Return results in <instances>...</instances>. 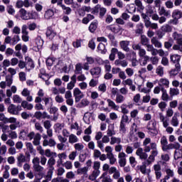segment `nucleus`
<instances>
[{"label":"nucleus","instance_id":"72a5a7b5","mask_svg":"<svg viewBox=\"0 0 182 182\" xmlns=\"http://www.w3.org/2000/svg\"><path fill=\"white\" fill-rule=\"evenodd\" d=\"M42 101L44 102L46 107H50V106H53V99L50 97H44Z\"/></svg>","mask_w":182,"mask_h":182},{"label":"nucleus","instance_id":"338daca9","mask_svg":"<svg viewBox=\"0 0 182 182\" xmlns=\"http://www.w3.org/2000/svg\"><path fill=\"white\" fill-rule=\"evenodd\" d=\"M89 171V170L87 169V168L82 167V168H79L77 170V174L79 175H82V174H87V172Z\"/></svg>","mask_w":182,"mask_h":182},{"label":"nucleus","instance_id":"c03bdc74","mask_svg":"<svg viewBox=\"0 0 182 182\" xmlns=\"http://www.w3.org/2000/svg\"><path fill=\"white\" fill-rule=\"evenodd\" d=\"M161 92H162L161 100L164 102H168V100L170 99V96L167 93V90L164 88H161Z\"/></svg>","mask_w":182,"mask_h":182},{"label":"nucleus","instance_id":"a19ab883","mask_svg":"<svg viewBox=\"0 0 182 182\" xmlns=\"http://www.w3.org/2000/svg\"><path fill=\"white\" fill-rule=\"evenodd\" d=\"M161 31H163L165 33H170L173 32V27L168 24H165L161 27Z\"/></svg>","mask_w":182,"mask_h":182},{"label":"nucleus","instance_id":"864d4df0","mask_svg":"<svg viewBox=\"0 0 182 182\" xmlns=\"http://www.w3.org/2000/svg\"><path fill=\"white\" fill-rule=\"evenodd\" d=\"M90 95L91 99H93V100H95V99H97V97H99V93L96 91H90V90H87V96Z\"/></svg>","mask_w":182,"mask_h":182},{"label":"nucleus","instance_id":"680f3d73","mask_svg":"<svg viewBox=\"0 0 182 182\" xmlns=\"http://www.w3.org/2000/svg\"><path fill=\"white\" fill-rule=\"evenodd\" d=\"M114 65L116 66H122V68H126V66H127V61L121 60H116L114 61Z\"/></svg>","mask_w":182,"mask_h":182},{"label":"nucleus","instance_id":"4be33fe9","mask_svg":"<svg viewBox=\"0 0 182 182\" xmlns=\"http://www.w3.org/2000/svg\"><path fill=\"white\" fill-rule=\"evenodd\" d=\"M59 10L54 9H48L44 14V18L45 19H52V18H53V16H55V13L56 14V12H58Z\"/></svg>","mask_w":182,"mask_h":182},{"label":"nucleus","instance_id":"5fc2aeb1","mask_svg":"<svg viewBox=\"0 0 182 182\" xmlns=\"http://www.w3.org/2000/svg\"><path fill=\"white\" fill-rule=\"evenodd\" d=\"M107 159L109 161V164H111V166H113V164L117 161V159H116V157H114V154H107Z\"/></svg>","mask_w":182,"mask_h":182},{"label":"nucleus","instance_id":"aec40b11","mask_svg":"<svg viewBox=\"0 0 182 182\" xmlns=\"http://www.w3.org/2000/svg\"><path fill=\"white\" fill-rule=\"evenodd\" d=\"M19 14L21 15V19H23L24 21H28L31 19V18H32V16H31V13H28V11H26L25 9H21L19 10Z\"/></svg>","mask_w":182,"mask_h":182},{"label":"nucleus","instance_id":"bf43d9fd","mask_svg":"<svg viewBox=\"0 0 182 182\" xmlns=\"http://www.w3.org/2000/svg\"><path fill=\"white\" fill-rule=\"evenodd\" d=\"M159 14L161 16L163 15L164 16H168V15H170V12L166 11V8H164V6L159 8Z\"/></svg>","mask_w":182,"mask_h":182},{"label":"nucleus","instance_id":"a18cd8bd","mask_svg":"<svg viewBox=\"0 0 182 182\" xmlns=\"http://www.w3.org/2000/svg\"><path fill=\"white\" fill-rule=\"evenodd\" d=\"M83 69V65L82 63H78L75 65V70L74 75H80L82 74V70Z\"/></svg>","mask_w":182,"mask_h":182},{"label":"nucleus","instance_id":"1a4fd4ad","mask_svg":"<svg viewBox=\"0 0 182 182\" xmlns=\"http://www.w3.org/2000/svg\"><path fill=\"white\" fill-rule=\"evenodd\" d=\"M100 12V18H103L106 15L107 12V9L105 7H102L100 4H97L92 11V14H99Z\"/></svg>","mask_w":182,"mask_h":182},{"label":"nucleus","instance_id":"4c0bfd02","mask_svg":"<svg viewBox=\"0 0 182 182\" xmlns=\"http://www.w3.org/2000/svg\"><path fill=\"white\" fill-rule=\"evenodd\" d=\"M181 69V65H180V64H176L175 68L172 69L170 71L171 76H177V75H178V72H180Z\"/></svg>","mask_w":182,"mask_h":182},{"label":"nucleus","instance_id":"774afa93","mask_svg":"<svg viewBox=\"0 0 182 182\" xmlns=\"http://www.w3.org/2000/svg\"><path fill=\"white\" fill-rule=\"evenodd\" d=\"M116 53H117V48H113L111 50V53L109 55V60H114L116 58Z\"/></svg>","mask_w":182,"mask_h":182},{"label":"nucleus","instance_id":"4468645a","mask_svg":"<svg viewBox=\"0 0 182 182\" xmlns=\"http://www.w3.org/2000/svg\"><path fill=\"white\" fill-rule=\"evenodd\" d=\"M109 141H110L109 136L108 135H105L104 136H102L101 141H97V147H99L100 150L103 151L105 149V144H107Z\"/></svg>","mask_w":182,"mask_h":182},{"label":"nucleus","instance_id":"412c9836","mask_svg":"<svg viewBox=\"0 0 182 182\" xmlns=\"http://www.w3.org/2000/svg\"><path fill=\"white\" fill-rule=\"evenodd\" d=\"M57 157L58 158V160L57 161V167H60L62 164H63V160H66L68 158V155L65 152H63L60 154H58L57 155Z\"/></svg>","mask_w":182,"mask_h":182},{"label":"nucleus","instance_id":"37998d69","mask_svg":"<svg viewBox=\"0 0 182 182\" xmlns=\"http://www.w3.org/2000/svg\"><path fill=\"white\" fill-rule=\"evenodd\" d=\"M156 55H159L161 58H164V56H168V52L164 51V50L161 48L156 49L155 51V56H156Z\"/></svg>","mask_w":182,"mask_h":182},{"label":"nucleus","instance_id":"423d86ee","mask_svg":"<svg viewBox=\"0 0 182 182\" xmlns=\"http://www.w3.org/2000/svg\"><path fill=\"white\" fill-rule=\"evenodd\" d=\"M55 164H56V159H55L53 157H50L47 161L48 174L53 176V171H55Z\"/></svg>","mask_w":182,"mask_h":182},{"label":"nucleus","instance_id":"393cba45","mask_svg":"<svg viewBox=\"0 0 182 182\" xmlns=\"http://www.w3.org/2000/svg\"><path fill=\"white\" fill-rule=\"evenodd\" d=\"M43 97H45V91L40 89L37 92V97L35 98V103H41Z\"/></svg>","mask_w":182,"mask_h":182},{"label":"nucleus","instance_id":"6e6d98bb","mask_svg":"<svg viewBox=\"0 0 182 182\" xmlns=\"http://www.w3.org/2000/svg\"><path fill=\"white\" fill-rule=\"evenodd\" d=\"M46 36L49 38V39H53L55 36H56V32L53 30L48 28L46 31Z\"/></svg>","mask_w":182,"mask_h":182},{"label":"nucleus","instance_id":"58836bf2","mask_svg":"<svg viewBox=\"0 0 182 182\" xmlns=\"http://www.w3.org/2000/svg\"><path fill=\"white\" fill-rule=\"evenodd\" d=\"M171 124L173 127H178V124H180V121H178V118L177 117L176 114H174V116L172 117L171 119Z\"/></svg>","mask_w":182,"mask_h":182},{"label":"nucleus","instance_id":"e2e57ef3","mask_svg":"<svg viewBox=\"0 0 182 182\" xmlns=\"http://www.w3.org/2000/svg\"><path fill=\"white\" fill-rule=\"evenodd\" d=\"M61 166H63L66 170H72L73 168V164L70 161H66L65 163L63 162Z\"/></svg>","mask_w":182,"mask_h":182},{"label":"nucleus","instance_id":"ddd939ff","mask_svg":"<svg viewBox=\"0 0 182 182\" xmlns=\"http://www.w3.org/2000/svg\"><path fill=\"white\" fill-rule=\"evenodd\" d=\"M29 8L31 6H33V4L31 1H29V0H17L16 2V8H18V9H21V8Z\"/></svg>","mask_w":182,"mask_h":182},{"label":"nucleus","instance_id":"69168bd1","mask_svg":"<svg viewBox=\"0 0 182 182\" xmlns=\"http://www.w3.org/2000/svg\"><path fill=\"white\" fill-rule=\"evenodd\" d=\"M96 29H97V21L91 23L89 26L90 32H92V33H93V32H95Z\"/></svg>","mask_w":182,"mask_h":182},{"label":"nucleus","instance_id":"7ed1b4c3","mask_svg":"<svg viewBox=\"0 0 182 182\" xmlns=\"http://www.w3.org/2000/svg\"><path fill=\"white\" fill-rule=\"evenodd\" d=\"M92 168L94 169L88 178L91 181H95L100 176V161H95L93 163Z\"/></svg>","mask_w":182,"mask_h":182},{"label":"nucleus","instance_id":"09e8293b","mask_svg":"<svg viewBox=\"0 0 182 182\" xmlns=\"http://www.w3.org/2000/svg\"><path fill=\"white\" fill-rule=\"evenodd\" d=\"M28 131H26L25 129H22L18 135V139L20 140H27L28 139Z\"/></svg>","mask_w":182,"mask_h":182},{"label":"nucleus","instance_id":"cd10ccee","mask_svg":"<svg viewBox=\"0 0 182 182\" xmlns=\"http://www.w3.org/2000/svg\"><path fill=\"white\" fill-rule=\"evenodd\" d=\"M136 154L139 156L141 160H147V157H149L146 151H143V148H139L136 151Z\"/></svg>","mask_w":182,"mask_h":182},{"label":"nucleus","instance_id":"7c9ffc66","mask_svg":"<svg viewBox=\"0 0 182 182\" xmlns=\"http://www.w3.org/2000/svg\"><path fill=\"white\" fill-rule=\"evenodd\" d=\"M90 72L94 77H99L100 73H102V68L100 67H95L92 68Z\"/></svg>","mask_w":182,"mask_h":182},{"label":"nucleus","instance_id":"8fccbe9b","mask_svg":"<svg viewBox=\"0 0 182 182\" xmlns=\"http://www.w3.org/2000/svg\"><path fill=\"white\" fill-rule=\"evenodd\" d=\"M41 134L36 133V136L33 138V144L34 146H39V144H41Z\"/></svg>","mask_w":182,"mask_h":182},{"label":"nucleus","instance_id":"2eb2a0df","mask_svg":"<svg viewBox=\"0 0 182 182\" xmlns=\"http://www.w3.org/2000/svg\"><path fill=\"white\" fill-rule=\"evenodd\" d=\"M132 49L134 50H139L138 52V55L139 56V58H144V56H146V50L143 48H141V45L140 44H134L132 45Z\"/></svg>","mask_w":182,"mask_h":182},{"label":"nucleus","instance_id":"5701e85b","mask_svg":"<svg viewBox=\"0 0 182 182\" xmlns=\"http://www.w3.org/2000/svg\"><path fill=\"white\" fill-rule=\"evenodd\" d=\"M154 170L156 180H160L161 178V166L159 164L154 165Z\"/></svg>","mask_w":182,"mask_h":182},{"label":"nucleus","instance_id":"0e129e2a","mask_svg":"<svg viewBox=\"0 0 182 182\" xmlns=\"http://www.w3.org/2000/svg\"><path fill=\"white\" fill-rule=\"evenodd\" d=\"M97 50H99V52H100V53H102L104 55L105 53H106V52H107V50H106V46H105V44H103L102 43H100L98 45Z\"/></svg>","mask_w":182,"mask_h":182},{"label":"nucleus","instance_id":"473e14b6","mask_svg":"<svg viewBox=\"0 0 182 182\" xmlns=\"http://www.w3.org/2000/svg\"><path fill=\"white\" fill-rule=\"evenodd\" d=\"M151 43L154 45L155 48L161 49V48H163V43H161L156 37H153L151 40Z\"/></svg>","mask_w":182,"mask_h":182},{"label":"nucleus","instance_id":"f3484780","mask_svg":"<svg viewBox=\"0 0 182 182\" xmlns=\"http://www.w3.org/2000/svg\"><path fill=\"white\" fill-rule=\"evenodd\" d=\"M126 157H127V155L124 152H120L118 154V159H119V164L120 167H124L126 166V164L127 163V161L126 159Z\"/></svg>","mask_w":182,"mask_h":182},{"label":"nucleus","instance_id":"9d476101","mask_svg":"<svg viewBox=\"0 0 182 182\" xmlns=\"http://www.w3.org/2000/svg\"><path fill=\"white\" fill-rule=\"evenodd\" d=\"M73 97H75V103H79L82 99L85 97V94L78 87L73 90Z\"/></svg>","mask_w":182,"mask_h":182},{"label":"nucleus","instance_id":"3c124183","mask_svg":"<svg viewBox=\"0 0 182 182\" xmlns=\"http://www.w3.org/2000/svg\"><path fill=\"white\" fill-rule=\"evenodd\" d=\"M169 95L171 97H173V96H178V95H180V90H178V88L171 87L169 89Z\"/></svg>","mask_w":182,"mask_h":182},{"label":"nucleus","instance_id":"e433bc0d","mask_svg":"<svg viewBox=\"0 0 182 182\" xmlns=\"http://www.w3.org/2000/svg\"><path fill=\"white\" fill-rule=\"evenodd\" d=\"M79 141V138L75 134H70L68 137V143L70 144H76Z\"/></svg>","mask_w":182,"mask_h":182},{"label":"nucleus","instance_id":"0eeeda50","mask_svg":"<svg viewBox=\"0 0 182 182\" xmlns=\"http://www.w3.org/2000/svg\"><path fill=\"white\" fill-rule=\"evenodd\" d=\"M31 155L25 156L23 154H19L17 156V166L18 167H22L23 163H28L31 160Z\"/></svg>","mask_w":182,"mask_h":182},{"label":"nucleus","instance_id":"79ce46f5","mask_svg":"<svg viewBox=\"0 0 182 182\" xmlns=\"http://www.w3.org/2000/svg\"><path fill=\"white\" fill-rule=\"evenodd\" d=\"M21 107H23V109H26L27 110H32V109H33V105L31 103H28L26 100H23L21 102Z\"/></svg>","mask_w":182,"mask_h":182},{"label":"nucleus","instance_id":"b1692460","mask_svg":"<svg viewBox=\"0 0 182 182\" xmlns=\"http://www.w3.org/2000/svg\"><path fill=\"white\" fill-rule=\"evenodd\" d=\"M178 147H180V143H171L169 144H168L162 150L163 151H168V150H173V149L176 150V149H178Z\"/></svg>","mask_w":182,"mask_h":182},{"label":"nucleus","instance_id":"bb28decb","mask_svg":"<svg viewBox=\"0 0 182 182\" xmlns=\"http://www.w3.org/2000/svg\"><path fill=\"white\" fill-rule=\"evenodd\" d=\"M43 147H47V146H49V147H55L56 146V141L52 138L43 140Z\"/></svg>","mask_w":182,"mask_h":182},{"label":"nucleus","instance_id":"6e6552de","mask_svg":"<svg viewBox=\"0 0 182 182\" xmlns=\"http://www.w3.org/2000/svg\"><path fill=\"white\" fill-rule=\"evenodd\" d=\"M156 121L153 119L149 121L146 125L147 130H149V133H151V134L154 136H156V134L159 133L157 132V128H156Z\"/></svg>","mask_w":182,"mask_h":182},{"label":"nucleus","instance_id":"de8ad7c7","mask_svg":"<svg viewBox=\"0 0 182 182\" xmlns=\"http://www.w3.org/2000/svg\"><path fill=\"white\" fill-rule=\"evenodd\" d=\"M122 143V139L119 137L112 136L110 138V144L113 146L114 144H120Z\"/></svg>","mask_w":182,"mask_h":182},{"label":"nucleus","instance_id":"052dcab7","mask_svg":"<svg viewBox=\"0 0 182 182\" xmlns=\"http://www.w3.org/2000/svg\"><path fill=\"white\" fill-rule=\"evenodd\" d=\"M74 149L75 151H83V149H85V145L82 143H76L74 144Z\"/></svg>","mask_w":182,"mask_h":182},{"label":"nucleus","instance_id":"39448f33","mask_svg":"<svg viewBox=\"0 0 182 182\" xmlns=\"http://www.w3.org/2000/svg\"><path fill=\"white\" fill-rule=\"evenodd\" d=\"M21 110H22V107L21 105L16 106L14 104H11L7 108L8 113L14 116H18Z\"/></svg>","mask_w":182,"mask_h":182},{"label":"nucleus","instance_id":"2f4dec72","mask_svg":"<svg viewBox=\"0 0 182 182\" xmlns=\"http://www.w3.org/2000/svg\"><path fill=\"white\" fill-rule=\"evenodd\" d=\"M173 159L175 160H178V159H182V146L179 144V147L175 149Z\"/></svg>","mask_w":182,"mask_h":182},{"label":"nucleus","instance_id":"c85d7f7f","mask_svg":"<svg viewBox=\"0 0 182 182\" xmlns=\"http://www.w3.org/2000/svg\"><path fill=\"white\" fill-rule=\"evenodd\" d=\"M181 60V55L178 54H171L170 55V60L175 65H180V60Z\"/></svg>","mask_w":182,"mask_h":182},{"label":"nucleus","instance_id":"a878e982","mask_svg":"<svg viewBox=\"0 0 182 182\" xmlns=\"http://www.w3.org/2000/svg\"><path fill=\"white\" fill-rule=\"evenodd\" d=\"M76 77H77L76 74H74L73 76H71L70 77L71 81L67 84L68 90H72L73 87H75L77 82Z\"/></svg>","mask_w":182,"mask_h":182},{"label":"nucleus","instance_id":"49530a36","mask_svg":"<svg viewBox=\"0 0 182 182\" xmlns=\"http://www.w3.org/2000/svg\"><path fill=\"white\" fill-rule=\"evenodd\" d=\"M145 46L146 48L147 52H151V54L152 55V56H156V50L157 48H154V46H153V45L150 43Z\"/></svg>","mask_w":182,"mask_h":182},{"label":"nucleus","instance_id":"603ef678","mask_svg":"<svg viewBox=\"0 0 182 182\" xmlns=\"http://www.w3.org/2000/svg\"><path fill=\"white\" fill-rule=\"evenodd\" d=\"M143 23H139L136 24V29L134 30L135 33H136V35H141V33H143Z\"/></svg>","mask_w":182,"mask_h":182},{"label":"nucleus","instance_id":"f8f14e48","mask_svg":"<svg viewBox=\"0 0 182 182\" xmlns=\"http://www.w3.org/2000/svg\"><path fill=\"white\" fill-rule=\"evenodd\" d=\"M33 50L38 52L43 46V40L41 36H37L33 41Z\"/></svg>","mask_w":182,"mask_h":182},{"label":"nucleus","instance_id":"a211bd4d","mask_svg":"<svg viewBox=\"0 0 182 182\" xmlns=\"http://www.w3.org/2000/svg\"><path fill=\"white\" fill-rule=\"evenodd\" d=\"M158 119L160 120L161 123H162L164 127H167V126L170 125V120L167 117L164 116L163 113H159Z\"/></svg>","mask_w":182,"mask_h":182},{"label":"nucleus","instance_id":"6ab92c4d","mask_svg":"<svg viewBox=\"0 0 182 182\" xmlns=\"http://www.w3.org/2000/svg\"><path fill=\"white\" fill-rule=\"evenodd\" d=\"M143 146H144V151L146 153H150L151 150V139L146 138L143 141Z\"/></svg>","mask_w":182,"mask_h":182},{"label":"nucleus","instance_id":"f704fd0d","mask_svg":"<svg viewBox=\"0 0 182 182\" xmlns=\"http://www.w3.org/2000/svg\"><path fill=\"white\" fill-rule=\"evenodd\" d=\"M107 102L108 103V107H110V109H112V110H119V109H120V107H119V105H116V102H114V101L110 100V99H107Z\"/></svg>","mask_w":182,"mask_h":182},{"label":"nucleus","instance_id":"f257e3e1","mask_svg":"<svg viewBox=\"0 0 182 182\" xmlns=\"http://www.w3.org/2000/svg\"><path fill=\"white\" fill-rule=\"evenodd\" d=\"M172 38L176 42V44H174L172 47L173 50H178L182 53V34L174 31L172 33Z\"/></svg>","mask_w":182,"mask_h":182},{"label":"nucleus","instance_id":"c756f323","mask_svg":"<svg viewBox=\"0 0 182 182\" xmlns=\"http://www.w3.org/2000/svg\"><path fill=\"white\" fill-rule=\"evenodd\" d=\"M129 45H130V41H122L119 42V46L121 49L124 50V52H130V48H129Z\"/></svg>","mask_w":182,"mask_h":182},{"label":"nucleus","instance_id":"f03ea898","mask_svg":"<svg viewBox=\"0 0 182 182\" xmlns=\"http://www.w3.org/2000/svg\"><path fill=\"white\" fill-rule=\"evenodd\" d=\"M151 155L149 158L144 161L146 166H150L151 163H153L156 160V157L159 155V150L157 149V144L156 142H152L151 144Z\"/></svg>","mask_w":182,"mask_h":182},{"label":"nucleus","instance_id":"9b49d317","mask_svg":"<svg viewBox=\"0 0 182 182\" xmlns=\"http://www.w3.org/2000/svg\"><path fill=\"white\" fill-rule=\"evenodd\" d=\"M129 122V116L123 114L119 124V132L126 133V123Z\"/></svg>","mask_w":182,"mask_h":182},{"label":"nucleus","instance_id":"dca6fc26","mask_svg":"<svg viewBox=\"0 0 182 182\" xmlns=\"http://www.w3.org/2000/svg\"><path fill=\"white\" fill-rule=\"evenodd\" d=\"M34 68L35 63H33V60L29 57H26V72H31Z\"/></svg>","mask_w":182,"mask_h":182},{"label":"nucleus","instance_id":"4d7b16f0","mask_svg":"<svg viewBox=\"0 0 182 182\" xmlns=\"http://www.w3.org/2000/svg\"><path fill=\"white\" fill-rule=\"evenodd\" d=\"M140 42L142 46H147V45L149 44L150 41L146 36H141Z\"/></svg>","mask_w":182,"mask_h":182},{"label":"nucleus","instance_id":"20e7f679","mask_svg":"<svg viewBox=\"0 0 182 182\" xmlns=\"http://www.w3.org/2000/svg\"><path fill=\"white\" fill-rule=\"evenodd\" d=\"M51 4L53 5L57 4V6H60L65 15H70V14H72V9L63 4V0H51Z\"/></svg>","mask_w":182,"mask_h":182},{"label":"nucleus","instance_id":"c9c22d12","mask_svg":"<svg viewBox=\"0 0 182 182\" xmlns=\"http://www.w3.org/2000/svg\"><path fill=\"white\" fill-rule=\"evenodd\" d=\"M173 19H181L182 18V11L180 9H175L172 12Z\"/></svg>","mask_w":182,"mask_h":182},{"label":"nucleus","instance_id":"ea45409f","mask_svg":"<svg viewBox=\"0 0 182 182\" xmlns=\"http://www.w3.org/2000/svg\"><path fill=\"white\" fill-rule=\"evenodd\" d=\"M126 100V97L123 96L122 94H117L115 97V102L117 105H120L122 103H124Z\"/></svg>","mask_w":182,"mask_h":182},{"label":"nucleus","instance_id":"13d9d810","mask_svg":"<svg viewBox=\"0 0 182 182\" xmlns=\"http://www.w3.org/2000/svg\"><path fill=\"white\" fill-rule=\"evenodd\" d=\"M170 85V81L166 78H161L159 81V86H166V87H168V85Z\"/></svg>","mask_w":182,"mask_h":182}]
</instances>
